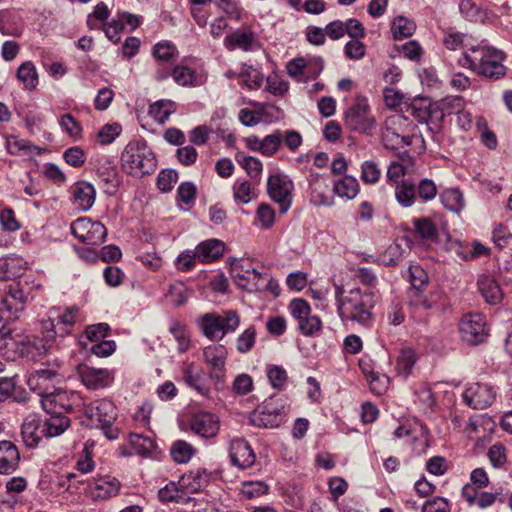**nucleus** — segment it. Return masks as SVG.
I'll list each match as a JSON object with an SVG mask.
<instances>
[{
  "instance_id": "nucleus-33",
  "label": "nucleus",
  "mask_w": 512,
  "mask_h": 512,
  "mask_svg": "<svg viewBox=\"0 0 512 512\" xmlns=\"http://www.w3.org/2000/svg\"><path fill=\"white\" fill-rule=\"evenodd\" d=\"M206 482V472L195 470L184 474L179 480V485L186 496L187 494H193L200 491Z\"/></svg>"
},
{
  "instance_id": "nucleus-54",
  "label": "nucleus",
  "mask_w": 512,
  "mask_h": 512,
  "mask_svg": "<svg viewBox=\"0 0 512 512\" xmlns=\"http://www.w3.org/2000/svg\"><path fill=\"white\" fill-rule=\"evenodd\" d=\"M256 342V330L254 327L245 329L236 339V349L245 354L252 350Z\"/></svg>"
},
{
  "instance_id": "nucleus-30",
  "label": "nucleus",
  "mask_w": 512,
  "mask_h": 512,
  "mask_svg": "<svg viewBox=\"0 0 512 512\" xmlns=\"http://www.w3.org/2000/svg\"><path fill=\"white\" fill-rule=\"evenodd\" d=\"M478 289L488 304L496 305L502 298L503 293L499 284L490 276L482 275L477 281Z\"/></svg>"
},
{
  "instance_id": "nucleus-2",
  "label": "nucleus",
  "mask_w": 512,
  "mask_h": 512,
  "mask_svg": "<svg viewBox=\"0 0 512 512\" xmlns=\"http://www.w3.org/2000/svg\"><path fill=\"white\" fill-rule=\"evenodd\" d=\"M78 317L79 309L76 306L49 309L40 321L41 347H37L39 354L48 353L53 347L58 346L61 339L70 335Z\"/></svg>"
},
{
  "instance_id": "nucleus-15",
  "label": "nucleus",
  "mask_w": 512,
  "mask_h": 512,
  "mask_svg": "<svg viewBox=\"0 0 512 512\" xmlns=\"http://www.w3.org/2000/svg\"><path fill=\"white\" fill-rule=\"evenodd\" d=\"M188 425L195 435L203 439H211L219 432L220 419L212 412L199 411L190 416Z\"/></svg>"
},
{
  "instance_id": "nucleus-13",
  "label": "nucleus",
  "mask_w": 512,
  "mask_h": 512,
  "mask_svg": "<svg viewBox=\"0 0 512 512\" xmlns=\"http://www.w3.org/2000/svg\"><path fill=\"white\" fill-rule=\"evenodd\" d=\"M70 229L75 238L88 245H100L107 236V229L101 222H93L87 217L73 221Z\"/></svg>"
},
{
  "instance_id": "nucleus-58",
  "label": "nucleus",
  "mask_w": 512,
  "mask_h": 512,
  "mask_svg": "<svg viewBox=\"0 0 512 512\" xmlns=\"http://www.w3.org/2000/svg\"><path fill=\"white\" fill-rule=\"evenodd\" d=\"M267 377L271 386L274 389H283L286 385L288 376L286 370L277 365H273L267 368Z\"/></svg>"
},
{
  "instance_id": "nucleus-51",
  "label": "nucleus",
  "mask_w": 512,
  "mask_h": 512,
  "mask_svg": "<svg viewBox=\"0 0 512 512\" xmlns=\"http://www.w3.org/2000/svg\"><path fill=\"white\" fill-rule=\"evenodd\" d=\"M382 175V171L378 164L372 160L364 161L361 165L360 178L365 184H376Z\"/></svg>"
},
{
  "instance_id": "nucleus-19",
  "label": "nucleus",
  "mask_w": 512,
  "mask_h": 512,
  "mask_svg": "<svg viewBox=\"0 0 512 512\" xmlns=\"http://www.w3.org/2000/svg\"><path fill=\"white\" fill-rule=\"evenodd\" d=\"M81 412L101 424H110L117 416L115 405L108 399H99L90 403L84 401Z\"/></svg>"
},
{
  "instance_id": "nucleus-57",
  "label": "nucleus",
  "mask_w": 512,
  "mask_h": 512,
  "mask_svg": "<svg viewBox=\"0 0 512 512\" xmlns=\"http://www.w3.org/2000/svg\"><path fill=\"white\" fill-rule=\"evenodd\" d=\"M64 132L74 140H79L82 136V127L71 114H64L59 121Z\"/></svg>"
},
{
  "instance_id": "nucleus-16",
  "label": "nucleus",
  "mask_w": 512,
  "mask_h": 512,
  "mask_svg": "<svg viewBox=\"0 0 512 512\" xmlns=\"http://www.w3.org/2000/svg\"><path fill=\"white\" fill-rule=\"evenodd\" d=\"M77 371L83 385L90 390L106 388L114 380L113 371L107 368H93L88 365H79Z\"/></svg>"
},
{
  "instance_id": "nucleus-48",
  "label": "nucleus",
  "mask_w": 512,
  "mask_h": 512,
  "mask_svg": "<svg viewBox=\"0 0 512 512\" xmlns=\"http://www.w3.org/2000/svg\"><path fill=\"white\" fill-rule=\"evenodd\" d=\"M268 490L269 486L263 481H244L240 486V494L246 499L258 498Z\"/></svg>"
},
{
  "instance_id": "nucleus-63",
  "label": "nucleus",
  "mask_w": 512,
  "mask_h": 512,
  "mask_svg": "<svg viewBox=\"0 0 512 512\" xmlns=\"http://www.w3.org/2000/svg\"><path fill=\"white\" fill-rule=\"evenodd\" d=\"M177 179L178 174L175 170H162L157 177V186L162 192H169L177 182Z\"/></svg>"
},
{
  "instance_id": "nucleus-47",
  "label": "nucleus",
  "mask_w": 512,
  "mask_h": 512,
  "mask_svg": "<svg viewBox=\"0 0 512 512\" xmlns=\"http://www.w3.org/2000/svg\"><path fill=\"white\" fill-rule=\"evenodd\" d=\"M416 233L422 238L436 241L438 232L435 224L429 218H417L413 220Z\"/></svg>"
},
{
  "instance_id": "nucleus-38",
  "label": "nucleus",
  "mask_w": 512,
  "mask_h": 512,
  "mask_svg": "<svg viewBox=\"0 0 512 512\" xmlns=\"http://www.w3.org/2000/svg\"><path fill=\"white\" fill-rule=\"evenodd\" d=\"M233 199L237 204H248L256 198V189L249 180H236L232 186Z\"/></svg>"
},
{
  "instance_id": "nucleus-9",
  "label": "nucleus",
  "mask_w": 512,
  "mask_h": 512,
  "mask_svg": "<svg viewBox=\"0 0 512 512\" xmlns=\"http://www.w3.org/2000/svg\"><path fill=\"white\" fill-rule=\"evenodd\" d=\"M41 405L48 414L63 415L72 411H81L84 400L76 391L53 389L41 399Z\"/></svg>"
},
{
  "instance_id": "nucleus-24",
  "label": "nucleus",
  "mask_w": 512,
  "mask_h": 512,
  "mask_svg": "<svg viewBox=\"0 0 512 512\" xmlns=\"http://www.w3.org/2000/svg\"><path fill=\"white\" fill-rule=\"evenodd\" d=\"M96 191L92 184L79 181L72 187V202L81 211H88L95 202Z\"/></svg>"
},
{
  "instance_id": "nucleus-35",
  "label": "nucleus",
  "mask_w": 512,
  "mask_h": 512,
  "mask_svg": "<svg viewBox=\"0 0 512 512\" xmlns=\"http://www.w3.org/2000/svg\"><path fill=\"white\" fill-rule=\"evenodd\" d=\"M70 419L61 414H50L43 420L45 437H56L69 427Z\"/></svg>"
},
{
  "instance_id": "nucleus-52",
  "label": "nucleus",
  "mask_w": 512,
  "mask_h": 512,
  "mask_svg": "<svg viewBox=\"0 0 512 512\" xmlns=\"http://www.w3.org/2000/svg\"><path fill=\"white\" fill-rule=\"evenodd\" d=\"M158 497L162 502H180L185 494L179 483L170 482L158 491Z\"/></svg>"
},
{
  "instance_id": "nucleus-20",
  "label": "nucleus",
  "mask_w": 512,
  "mask_h": 512,
  "mask_svg": "<svg viewBox=\"0 0 512 512\" xmlns=\"http://www.w3.org/2000/svg\"><path fill=\"white\" fill-rule=\"evenodd\" d=\"M229 457L231 463L242 470L252 467L256 461L255 452L243 438H236L230 442Z\"/></svg>"
},
{
  "instance_id": "nucleus-59",
  "label": "nucleus",
  "mask_w": 512,
  "mask_h": 512,
  "mask_svg": "<svg viewBox=\"0 0 512 512\" xmlns=\"http://www.w3.org/2000/svg\"><path fill=\"white\" fill-rule=\"evenodd\" d=\"M121 126L118 123L105 124L97 133V140L102 145L112 143L121 133Z\"/></svg>"
},
{
  "instance_id": "nucleus-41",
  "label": "nucleus",
  "mask_w": 512,
  "mask_h": 512,
  "mask_svg": "<svg viewBox=\"0 0 512 512\" xmlns=\"http://www.w3.org/2000/svg\"><path fill=\"white\" fill-rule=\"evenodd\" d=\"M416 29V24L413 20L405 16H397L391 25V32L395 40H401L413 35Z\"/></svg>"
},
{
  "instance_id": "nucleus-5",
  "label": "nucleus",
  "mask_w": 512,
  "mask_h": 512,
  "mask_svg": "<svg viewBox=\"0 0 512 512\" xmlns=\"http://www.w3.org/2000/svg\"><path fill=\"white\" fill-rule=\"evenodd\" d=\"M121 165L125 172L135 177L152 173L156 168L153 151L141 141L127 144L121 155Z\"/></svg>"
},
{
  "instance_id": "nucleus-50",
  "label": "nucleus",
  "mask_w": 512,
  "mask_h": 512,
  "mask_svg": "<svg viewBox=\"0 0 512 512\" xmlns=\"http://www.w3.org/2000/svg\"><path fill=\"white\" fill-rule=\"evenodd\" d=\"M194 448L183 440H178L171 447V455L177 463H187L194 455Z\"/></svg>"
},
{
  "instance_id": "nucleus-6",
  "label": "nucleus",
  "mask_w": 512,
  "mask_h": 512,
  "mask_svg": "<svg viewBox=\"0 0 512 512\" xmlns=\"http://www.w3.org/2000/svg\"><path fill=\"white\" fill-rule=\"evenodd\" d=\"M202 334L211 341H220L227 334L234 333L240 325V316L235 310L221 313H205L197 319Z\"/></svg>"
},
{
  "instance_id": "nucleus-3",
  "label": "nucleus",
  "mask_w": 512,
  "mask_h": 512,
  "mask_svg": "<svg viewBox=\"0 0 512 512\" xmlns=\"http://www.w3.org/2000/svg\"><path fill=\"white\" fill-rule=\"evenodd\" d=\"M338 314L342 320H351L368 325L371 320V309L375 305L374 293L367 289L353 288L346 294L341 286H336Z\"/></svg>"
},
{
  "instance_id": "nucleus-29",
  "label": "nucleus",
  "mask_w": 512,
  "mask_h": 512,
  "mask_svg": "<svg viewBox=\"0 0 512 512\" xmlns=\"http://www.w3.org/2000/svg\"><path fill=\"white\" fill-rule=\"evenodd\" d=\"M255 41V35L251 30H236L224 38V46L232 51L237 48L243 51H250Z\"/></svg>"
},
{
  "instance_id": "nucleus-25",
  "label": "nucleus",
  "mask_w": 512,
  "mask_h": 512,
  "mask_svg": "<svg viewBox=\"0 0 512 512\" xmlns=\"http://www.w3.org/2000/svg\"><path fill=\"white\" fill-rule=\"evenodd\" d=\"M441 299L442 294L439 291H431L428 293H423L420 290L412 291L409 299V306L415 312L429 311L438 309L440 307Z\"/></svg>"
},
{
  "instance_id": "nucleus-64",
  "label": "nucleus",
  "mask_w": 512,
  "mask_h": 512,
  "mask_svg": "<svg viewBox=\"0 0 512 512\" xmlns=\"http://www.w3.org/2000/svg\"><path fill=\"white\" fill-rule=\"evenodd\" d=\"M256 218L262 228L269 229L275 222V211L270 205L263 203L256 211Z\"/></svg>"
},
{
  "instance_id": "nucleus-26",
  "label": "nucleus",
  "mask_w": 512,
  "mask_h": 512,
  "mask_svg": "<svg viewBox=\"0 0 512 512\" xmlns=\"http://www.w3.org/2000/svg\"><path fill=\"white\" fill-rule=\"evenodd\" d=\"M311 202L316 206H333L335 201L330 193L329 185L321 176H315L310 180Z\"/></svg>"
},
{
  "instance_id": "nucleus-12",
  "label": "nucleus",
  "mask_w": 512,
  "mask_h": 512,
  "mask_svg": "<svg viewBox=\"0 0 512 512\" xmlns=\"http://www.w3.org/2000/svg\"><path fill=\"white\" fill-rule=\"evenodd\" d=\"M406 123L407 119L402 115H393L386 119L381 133L382 143L386 149H398L412 145L413 137L404 135L402 129Z\"/></svg>"
},
{
  "instance_id": "nucleus-55",
  "label": "nucleus",
  "mask_w": 512,
  "mask_h": 512,
  "mask_svg": "<svg viewBox=\"0 0 512 512\" xmlns=\"http://www.w3.org/2000/svg\"><path fill=\"white\" fill-rule=\"evenodd\" d=\"M282 140L283 133L280 130L265 136L262 139V155L267 157L273 156L278 151Z\"/></svg>"
},
{
  "instance_id": "nucleus-43",
  "label": "nucleus",
  "mask_w": 512,
  "mask_h": 512,
  "mask_svg": "<svg viewBox=\"0 0 512 512\" xmlns=\"http://www.w3.org/2000/svg\"><path fill=\"white\" fill-rule=\"evenodd\" d=\"M175 103L171 100H158L149 108V115L158 123L163 124L175 112Z\"/></svg>"
},
{
  "instance_id": "nucleus-1",
  "label": "nucleus",
  "mask_w": 512,
  "mask_h": 512,
  "mask_svg": "<svg viewBox=\"0 0 512 512\" xmlns=\"http://www.w3.org/2000/svg\"><path fill=\"white\" fill-rule=\"evenodd\" d=\"M503 51L487 45H476L467 48L458 59V64L475 72L477 75L499 80L506 74Z\"/></svg>"
},
{
  "instance_id": "nucleus-49",
  "label": "nucleus",
  "mask_w": 512,
  "mask_h": 512,
  "mask_svg": "<svg viewBox=\"0 0 512 512\" xmlns=\"http://www.w3.org/2000/svg\"><path fill=\"white\" fill-rule=\"evenodd\" d=\"M441 201L445 208L452 212H459L464 207L462 193L458 189H447L441 195Z\"/></svg>"
},
{
  "instance_id": "nucleus-28",
  "label": "nucleus",
  "mask_w": 512,
  "mask_h": 512,
  "mask_svg": "<svg viewBox=\"0 0 512 512\" xmlns=\"http://www.w3.org/2000/svg\"><path fill=\"white\" fill-rule=\"evenodd\" d=\"M198 262L207 264L219 259L224 253V243L218 239L202 241L195 247Z\"/></svg>"
},
{
  "instance_id": "nucleus-40",
  "label": "nucleus",
  "mask_w": 512,
  "mask_h": 512,
  "mask_svg": "<svg viewBox=\"0 0 512 512\" xmlns=\"http://www.w3.org/2000/svg\"><path fill=\"white\" fill-rule=\"evenodd\" d=\"M172 77L180 86H199L202 84L196 75L195 70L184 65L175 66L172 70Z\"/></svg>"
},
{
  "instance_id": "nucleus-11",
  "label": "nucleus",
  "mask_w": 512,
  "mask_h": 512,
  "mask_svg": "<svg viewBox=\"0 0 512 512\" xmlns=\"http://www.w3.org/2000/svg\"><path fill=\"white\" fill-rule=\"evenodd\" d=\"M461 339L469 345H478L484 342L489 335L486 317L478 312L462 316L459 322Z\"/></svg>"
},
{
  "instance_id": "nucleus-45",
  "label": "nucleus",
  "mask_w": 512,
  "mask_h": 512,
  "mask_svg": "<svg viewBox=\"0 0 512 512\" xmlns=\"http://www.w3.org/2000/svg\"><path fill=\"white\" fill-rule=\"evenodd\" d=\"M154 58L161 62H170L177 58V47L171 41H161L154 45Z\"/></svg>"
},
{
  "instance_id": "nucleus-23",
  "label": "nucleus",
  "mask_w": 512,
  "mask_h": 512,
  "mask_svg": "<svg viewBox=\"0 0 512 512\" xmlns=\"http://www.w3.org/2000/svg\"><path fill=\"white\" fill-rule=\"evenodd\" d=\"M58 377L54 370L40 369L30 374L27 384L32 391L43 399L54 389V383Z\"/></svg>"
},
{
  "instance_id": "nucleus-10",
  "label": "nucleus",
  "mask_w": 512,
  "mask_h": 512,
  "mask_svg": "<svg viewBox=\"0 0 512 512\" xmlns=\"http://www.w3.org/2000/svg\"><path fill=\"white\" fill-rule=\"evenodd\" d=\"M346 126L363 134H371L375 128V118L371 115L370 107L366 98H357L344 115Z\"/></svg>"
},
{
  "instance_id": "nucleus-22",
  "label": "nucleus",
  "mask_w": 512,
  "mask_h": 512,
  "mask_svg": "<svg viewBox=\"0 0 512 512\" xmlns=\"http://www.w3.org/2000/svg\"><path fill=\"white\" fill-rule=\"evenodd\" d=\"M120 489L119 481L111 476H104L89 482L87 493L94 500H105L116 496Z\"/></svg>"
},
{
  "instance_id": "nucleus-37",
  "label": "nucleus",
  "mask_w": 512,
  "mask_h": 512,
  "mask_svg": "<svg viewBox=\"0 0 512 512\" xmlns=\"http://www.w3.org/2000/svg\"><path fill=\"white\" fill-rule=\"evenodd\" d=\"M203 358L210 369L223 367L226 365L227 350L220 344L209 345L203 350Z\"/></svg>"
},
{
  "instance_id": "nucleus-46",
  "label": "nucleus",
  "mask_w": 512,
  "mask_h": 512,
  "mask_svg": "<svg viewBox=\"0 0 512 512\" xmlns=\"http://www.w3.org/2000/svg\"><path fill=\"white\" fill-rule=\"evenodd\" d=\"M366 380L369 382L370 390L376 395L386 392L389 384L388 376L373 370H364Z\"/></svg>"
},
{
  "instance_id": "nucleus-18",
  "label": "nucleus",
  "mask_w": 512,
  "mask_h": 512,
  "mask_svg": "<svg viewBox=\"0 0 512 512\" xmlns=\"http://www.w3.org/2000/svg\"><path fill=\"white\" fill-rule=\"evenodd\" d=\"M464 402L473 409H484L492 404L495 393L487 384H470L463 392Z\"/></svg>"
},
{
  "instance_id": "nucleus-7",
  "label": "nucleus",
  "mask_w": 512,
  "mask_h": 512,
  "mask_svg": "<svg viewBox=\"0 0 512 512\" xmlns=\"http://www.w3.org/2000/svg\"><path fill=\"white\" fill-rule=\"evenodd\" d=\"M35 297L33 288L26 281L10 284L0 301V313L8 320H17L24 312L28 302Z\"/></svg>"
},
{
  "instance_id": "nucleus-61",
  "label": "nucleus",
  "mask_w": 512,
  "mask_h": 512,
  "mask_svg": "<svg viewBox=\"0 0 512 512\" xmlns=\"http://www.w3.org/2000/svg\"><path fill=\"white\" fill-rule=\"evenodd\" d=\"M492 239L495 245L502 249L509 245L512 240V231L508 226L498 224L492 232Z\"/></svg>"
},
{
  "instance_id": "nucleus-42",
  "label": "nucleus",
  "mask_w": 512,
  "mask_h": 512,
  "mask_svg": "<svg viewBox=\"0 0 512 512\" xmlns=\"http://www.w3.org/2000/svg\"><path fill=\"white\" fill-rule=\"evenodd\" d=\"M128 443L133 452L141 456H148L155 449V443L151 438L138 433H130Z\"/></svg>"
},
{
  "instance_id": "nucleus-53",
  "label": "nucleus",
  "mask_w": 512,
  "mask_h": 512,
  "mask_svg": "<svg viewBox=\"0 0 512 512\" xmlns=\"http://www.w3.org/2000/svg\"><path fill=\"white\" fill-rule=\"evenodd\" d=\"M27 487V480L24 477H12L6 483V493L9 499L3 500L4 503L14 504L17 502L16 495L22 493Z\"/></svg>"
},
{
  "instance_id": "nucleus-8",
  "label": "nucleus",
  "mask_w": 512,
  "mask_h": 512,
  "mask_svg": "<svg viewBox=\"0 0 512 512\" xmlns=\"http://www.w3.org/2000/svg\"><path fill=\"white\" fill-rule=\"evenodd\" d=\"M37 347H41L40 339L33 343L25 341L22 336L13 335L9 328L0 337V355L8 361H15L22 357L34 359L36 356H41Z\"/></svg>"
},
{
  "instance_id": "nucleus-39",
  "label": "nucleus",
  "mask_w": 512,
  "mask_h": 512,
  "mask_svg": "<svg viewBox=\"0 0 512 512\" xmlns=\"http://www.w3.org/2000/svg\"><path fill=\"white\" fill-rule=\"evenodd\" d=\"M417 361L415 351L411 347H404L399 351L396 359V372L404 378L408 377Z\"/></svg>"
},
{
  "instance_id": "nucleus-32",
  "label": "nucleus",
  "mask_w": 512,
  "mask_h": 512,
  "mask_svg": "<svg viewBox=\"0 0 512 512\" xmlns=\"http://www.w3.org/2000/svg\"><path fill=\"white\" fill-rule=\"evenodd\" d=\"M459 11L465 19L472 22L485 23L490 19V12L474 0H461Z\"/></svg>"
},
{
  "instance_id": "nucleus-36",
  "label": "nucleus",
  "mask_w": 512,
  "mask_h": 512,
  "mask_svg": "<svg viewBox=\"0 0 512 512\" xmlns=\"http://www.w3.org/2000/svg\"><path fill=\"white\" fill-rule=\"evenodd\" d=\"M235 160L246 171L249 177L258 184L263 170L262 162L256 157L247 156L241 152L236 154Z\"/></svg>"
},
{
  "instance_id": "nucleus-27",
  "label": "nucleus",
  "mask_w": 512,
  "mask_h": 512,
  "mask_svg": "<svg viewBox=\"0 0 512 512\" xmlns=\"http://www.w3.org/2000/svg\"><path fill=\"white\" fill-rule=\"evenodd\" d=\"M20 461L17 447L10 441L0 442V474L14 472Z\"/></svg>"
},
{
  "instance_id": "nucleus-44",
  "label": "nucleus",
  "mask_w": 512,
  "mask_h": 512,
  "mask_svg": "<svg viewBox=\"0 0 512 512\" xmlns=\"http://www.w3.org/2000/svg\"><path fill=\"white\" fill-rule=\"evenodd\" d=\"M17 78L26 89L33 90L38 84V73L31 61L22 63L17 70Z\"/></svg>"
},
{
  "instance_id": "nucleus-21",
  "label": "nucleus",
  "mask_w": 512,
  "mask_h": 512,
  "mask_svg": "<svg viewBox=\"0 0 512 512\" xmlns=\"http://www.w3.org/2000/svg\"><path fill=\"white\" fill-rule=\"evenodd\" d=\"M21 436L24 444L28 448H35L45 437L43 420L37 414L28 415L22 424Z\"/></svg>"
},
{
  "instance_id": "nucleus-31",
  "label": "nucleus",
  "mask_w": 512,
  "mask_h": 512,
  "mask_svg": "<svg viewBox=\"0 0 512 512\" xmlns=\"http://www.w3.org/2000/svg\"><path fill=\"white\" fill-rule=\"evenodd\" d=\"M360 191L358 180L350 175H345L342 178L333 182V193L340 198L347 200L354 199Z\"/></svg>"
},
{
  "instance_id": "nucleus-56",
  "label": "nucleus",
  "mask_w": 512,
  "mask_h": 512,
  "mask_svg": "<svg viewBox=\"0 0 512 512\" xmlns=\"http://www.w3.org/2000/svg\"><path fill=\"white\" fill-rule=\"evenodd\" d=\"M170 332L178 343V351L181 353L186 352L190 347V336L184 325L175 322L170 327Z\"/></svg>"
},
{
  "instance_id": "nucleus-17",
  "label": "nucleus",
  "mask_w": 512,
  "mask_h": 512,
  "mask_svg": "<svg viewBox=\"0 0 512 512\" xmlns=\"http://www.w3.org/2000/svg\"><path fill=\"white\" fill-rule=\"evenodd\" d=\"M182 380L200 396L210 398L211 390L205 379L203 368L194 362H184L181 366Z\"/></svg>"
},
{
  "instance_id": "nucleus-14",
  "label": "nucleus",
  "mask_w": 512,
  "mask_h": 512,
  "mask_svg": "<svg viewBox=\"0 0 512 512\" xmlns=\"http://www.w3.org/2000/svg\"><path fill=\"white\" fill-rule=\"evenodd\" d=\"M294 184L285 174L276 173L268 177L267 192L269 197L280 205V211L286 212L292 204Z\"/></svg>"
},
{
  "instance_id": "nucleus-60",
  "label": "nucleus",
  "mask_w": 512,
  "mask_h": 512,
  "mask_svg": "<svg viewBox=\"0 0 512 512\" xmlns=\"http://www.w3.org/2000/svg\"><path fill=\"white\" fill-rule=\"evenodd\" d=\"M65 162L73 167H81L86 161V153L79 146L66 149L63 153Z\"/></svg>"
},
{
  "instance_id": "nucleus-34",
  "label": "nucleus",
  "mask_w": 512,
  "mask_h": 512,
  "mask_svg": "<svg viewBox=\"0 0 512 512\" xmlns=\"http://www.w3.org/2000/svg\"><path fill=\"white\" fill-rule=\"evenodd\" d=\"M395 199L403 208H409L416 202V186L409 180H403L395 186Z\"/></svg>"
},
{
  "instance_id": "nucleus-4",
  "label": "nucleus",
  "mask_w": 512,
  "mask_h": 512,
  "mask_svg": "<svg viewBox=\"0 0 512 512\" xmlns=\"http://www.w3.org/2000/svg\"><path fill=\"white\" fill-rule=\"evenodd\" d=\"M232 278L237 287L249 292H270L279 295L278 283L268 274L259 271L250 258L233 259L230 262Z\"/></svg>"
},
{
  "instance_id": "nucleus-62",
  "label": "nucleus",
  "mask_w": 512,
  "mask_h": 512,
  "mask_svg": "<svg viewBox=\"0 0 512 512\" xmlns=\"http://www.w3.org/2000/svg\"><path fill=\"white\" fill-rule=\"evenodd\" d=\"M305 82L308 79H316L323 70L324 62L321 57H304Z\"/></svg>"
}]
</instances>
